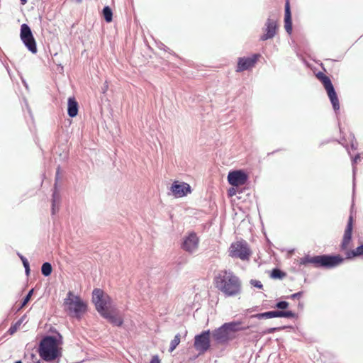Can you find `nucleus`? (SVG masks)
I'll return each mask as SVG.
<instances>
[{"label": "nucleus", "mask_w": 363, "mask_h": 363, "mask_svg": "<svg viewBox=\"0 0 363 363\" xmlns=\"http://www.w3.org/2000/svg\"><path fill=\"white\" fill-rule=\"evenodd\" d=\"M91 302L99 315L114 327H122L124 318L111 296L101 288H94Z\"/></svg>", "instance_id": "1"}, {"label": "nucleus", "mask_w": 363, "mask_h": 363, "mask_svg": "<svg viewBox=\"0 0 363 363\" xmlns=\"http://www.w3.org/2000/svg\"><path fill=\"white\" fill-rule=\"evenodd\" d=\"M50 331L52 335H45L35 345L36 352L40 357L47 363H60L62 356V352L59 346L63 343V337L54 327H51Z\"/></svg>", "instance_id": "2"}, {"label": "nucleus", "mask_w": 363, "mask_h": 363, "mask_svg": "<svg viewBox=\"0 0 363 363\" xmlns=\"http://www.w3.org/2000/svg\"><path fill=\"white\" fill-rule=\"evenodd\" d=\"M345 261V258L336 253L311 254L309 252L298 260L299 267H313L319 269H333Z\"/></svg>", "instance_id": "3"}, {"label": "nucleus", "mask_w": 363, "mask_h": 363, "mask_svg": "<svg viewBox=\"0 0 363 363\" xmlns=\"http://www.w3.org/2000/svg\"><path fill=\"white\" fill-rule=\"evenodd\" d=\"M213 284L225 297L236 296L242 291L240 279L230 269L222 270L215 275Z\"/></svg>", "instance_id": "4"}, {"label": "nucleus", "mask_w": 363, "mask_h": 363, "mask_svg": "<svg viewBox=\"0 0 363 363\" xmlns=\"http://www.w3.org/2000/svg\"><path fill=\"white\" fill-rule=\"evenodd\" d=\"M315 76L317 79L322 83L323 86H324V89L326 91L327 95L329 98L330 102L332 105L333 110L336 116L337 120V125L339 127L340 133L341 135L340 140H335V141H337L340 144H342L345 149L347 150V152L350 155V152L348 148L347 144H345V143L347 141L346 135L344 133L342 128L340 125V121L339 119V115L340 113V100L339 97L337 96V91L335 90V88L331 81V79L329 76L324 74L322 71H318Z\"/></svg>", "instance_id": "5"}, {"label": "nucleus", "mask_w": 363, "mask_h": 363, "mask_svg": "<svg viewBox=\"0 0 363 363\" xmlns=\"http://www.w3.org/2000/svg\"><path fill=\"white\" fill-rule=\"evenodd\" d=\"M66 314L72 319L80 321L89 312V303L80 295L69 291L62 303Z\"/></svg>", "instance_id": "6"}, {"label": "nucleus", "mask_w": 363, "mask_h": 363, "mask_svg": "<svg viewBox=\"0 0 363 363\" xmlns=\"http://www.w3.org/2000/svg\"><path fill=\"white\" fill-rule=\"evenodd\" d=\"M235 325L231 321L223 323L218 328L211 330V339L216 345H225L237 338L235 335Z\"/></svg>", "instance_id": "7"}, {"label": "nucleus", "mask_w": 363, "mask_h": 363, "mask_svg": "<svg viewBox=\"0 0 363 363\" xmlns=\"http://www.w3.org/2000/svg\"><path fill=\"white\" fill-rule=\"evenodd\" d=\"M60 174H61V167L60 165L56 168L55 177V183L52 188V195H51V207H50V214L51 217L53 220L55 219V217L57 213L60 211L61 203H62V196L60 194L61 186L59 184V181L60 180Z\"/></svg>", "instance_id": "8"}, {"label": "nucleus", "mask_w": 363, "mask_h": 363, "mask_svg": "<svg viewBox=\"0 0 363 363\" xmlns=\"http://www.w3.org/2000/svg\"><path fill=\"white\" fill-rule=\"evenodd\" d=\"M252 252L247 242L243 239L230 244L229 247V256L233 258H238L241 260H248Z\"/></svg>", "instance_id": "9"}, {"label": "nucleus", "mask_w": 363, "mask_h": 363, "mask_svg": "<svg viewBox=\"0 0 363 363\" xmlns=\"http://www.w3.org/2000/svg\"><path fill=\"white\" fill-rule=\"evenodd\" d=\"M20 39L26 48L35 55L38 52V46L30 26L23 23L20 27Z\"/></svg>", "instance_id": "10"}, {"label": "nucleus", "mask_w": 363, "mask_h": 363, "mask_svg": "<svg viewBox=\"0 0 363 363\" xmlns=\"http://www.w3.org/2000/svg\"><path fill=\"white\" fill-rule=\"evenodd\" d=\"M211 330H203L196 334L194 338V347L199 354H205L211 348Z\"/></svg>", "instance_id": "11"}, {"label": "nucleus", "mask_w": 363, "mask_h": 363, "mask_svg": "<svg viewBox=\"0 0 363 363\" xmlns=\"http://www.w3.org/2000/svg\"><path fill=\"white\" fill-rule=\"evenodd\" d=\"M167 194L175 199L182 198L190 194L193 189L191 185L185 182L174 179L168 187Z\"/></svg>", "instance_id": "12"}, {"label": "nucleus", "mask_w": 363, "mask_h": 363, "mask_svg": "<svg viewBox=\"0 0 363 363\" xmlns=\"http://www.w3.org/2000/svg\"><path fill=\"white\" fill-rule=\"evenodd\" d=\"M200 238L194 231H188L182 238L180 242V247L184 251L192 254L199 247Z\"/></svg>", "instance_id": "13"}, {"label": "nucleus", "mask_w": 363, "mask_h": 363, "mask_svg": "<svg viewBox=\"0 0 363 363\" xmlns=\"http://www.w3.org/2000/svg\"><path fill=\"white\" fill-rule=\"evenodd\" d=\"M227 181L231 186H239L249 183L250 176L244 169H231L228 173Z\"/></svg>", "instance_id": "14"}, {"label": "nucleus", "mask_w": 363, "mask_h": 363, "mask_svg": "<svg viewBox=\"0 0 363 363\" xmlns=\"http://www.w3.org/2000/svg\"><path fill=\"white\" fill-rule=\"evenodd\" d=\"M259 57L260 54L253 53L251 55L238 57L235 66V72L240 73L252 69L255 67Z\"/></svg>", "instance_id": "15"}, {"label": "nucleus", "mask_w": 363, "mask_h": 363, "mask_svg": "<svg viewBox=\"0 0 363 363\" xmlns=\"http://www.w3.org/2000/svg\"><path fill=\"white\" fill-rule=\"evenodd\" d=\"M278 29L279 26L277 21L268 18L263 28L264 33L259 36V40L265 41L272 39L277 35Z\"/></svg>", "instance_id": "16"}, {"label": "nucleus", "mask_w": 363, "mask_h": 363, "mask_svg": "<svg viewBox=\"0 0 363 363\" xmlns=\"http://www.w3.org/2000/svg\"><path fill=\"white\" fill-rule=\"evenodd\" d=\"M353 228L354 225H351V221L347 223L342 238L340 245V249L341 251L346 252L349 249V245L352 242L353 240Z\"/></svg>", "instance_id": "17"}, {"label": "nucleus", "mask_w": 363, "mask_h": 363, "mask_svg": "<svg viewBox=\"0 0 363 363\" xmlns=\"http://www.w3.org/2000/svg\"><path fill=\"white\" fill-rule=\"evenodd\" d=\"M284 26L286 33L289 35L293 32V20L292 13L289 0H285L284 14Z\"/></svg>", "instance_id": "18"}, {"label": "nucleus", "mask_w": 363, "mask_h": 363, "mask_svg": "<svg viewBox=\"0 0 363 363\" xmlns=\"http://www.w3.org/2000/svg\"><path fill=\"white\" fill-rule=\"evenodd\" d=\"M79 105L76 98L74 96H69L67 99V115L70 118H74L78 115Z\"/></svg>", "instance_id": "19"}, {"label": "nucleus", "mask_w": 363, "mask_h": 363, "mask_svg": "<svg viewBox=\"0 0 363 363\" xmlns=\"http://www.w3.org/2000/svg\"><path fill=\"white\" fill-rule=\"evenodd\" d=\"M345 259L354 260L355 258L363 259V242H360L354 249L346 252Z\"/></svg>", "instance_id": "20"}, {"label": "nucleus", "mask_w": 363, "mask_h": 363, "mask_svg": "<svg viewBox=\"0 0 363 363\" xmlns=\"http://www.w3.org/2000/svg\"><path fill=\"white\" fill-rule=\"evenodd\" d=\"M279 311H268L265 312L250 315L248 316V318H250V320H252L255 318L257 320H262L279 318Z\"/></svg>", "instance_id": "21"}, {"label": "nucleus", "mask_w": 363, "mask_h": 363, "mask_svg": "<svg viewBox=\"0 0 363 363\" xmlns=\"http://www.w3.org/2000/svg\"><path fill=\"white\" fill-rule=\"evenodd\" d=\"M232 323L235 325V335H237L239 332H245L247 330L257 327V325H249V322L246 325H243L246 323L245 320H232Z\"/></svg>", "instance_id": "22"}, {"label": "nucleus", "mask_w": 363, "mask_h": 363, "mask_svg": "<svg viewBox=\"0 0 363 363\" xmlns=\"http://www.w3.org/2000/svg\"><path fill=\"white\" fill-rule=\"evenodd\" d=\"M287 276V274L284 270L280 268L276 267H274L269 272V277L274 280H282Z\"/></svg>", "instance_id": "23"}, {"label": "nucleus", "mask_w": 363, "mask_h": 363, "mask_svg": "<svg viewBox=\"0 0 363 363\" xmlns=\"http://www.w3.org/2000/svg\"><path fill=\"white\" fill-rule=\"evenodd\" d=\"M101 15L104 20L107 23H109L113 21V10L108 5H105L104 8L101 10Z\"/></svg>", "instance_id": "24"}, {"label": "nucleus", "mask_w": 363, "mask_h": 363, "mask_svg": "<svg viewBox=\"0 0 363 363\" xmlns=\"http://www.w3.org/2000/svg\"><path fill=\"white\" fill-rule=\"evenodd\" d=\"M26 318V315L24 314L17 321L12 323L11 325L8 329L6 333L11 335H13L18 330V328H20L21 325L23 323Z\"/></svg>", "instance_id": "25"}, {"label": "nucleus", "mask_w": 363, "mask_h": 363, "mask_svg": "<svg viewBox=\"0 0 363 363\" xmlns=\"http://www.w3.org/2000/svg\"><path fill=\"white\" fill-rule=\"evenodd\" d=\"M41 274L45 277H50L52 272L53 267L52 264L50 262H44L40 268Z\"/></svg>", "instance_id": "26"}, {"label": "nucleus", "mask_w": 363, "mask_h": 363, "mask_svg": "<svg viewBox=\"0 0 363 363\" xmlns=\"http://www.w3.org/2000/svg\"><path fill=\"white\" fill-rule=\"evenodd\" d=\"M289 303L284 298V300L278 298L276 300L275 304L272 306L274 308L279 311H285L289 308Z\"/></svg>", "instance_id": "27"}, {"label": "nucleus", "mask_w": 363, "mask_h": 363, "mask_svg": "<svg viewBox=\"0 0 363 363\" xmlns=\"http://www.w3.org/2000/svg\"><path fill=\"white\" fill-rule=\"evenodd\" d=\"M279 318L288 319H298V314L294 311L286 310L285 311H279Z\"/></svg>", "instance_id": "28"}, {"label": "nucleus", "mask_w": 363, "mask_h": 363, "mask_svg": "<svg viewBox=\"0 0 363 363\" xmlns=\"http://www.w3.org/2000/svg\"><path fill=\"white\" fill-rule=\"evenodd\" d=\"M354 197L353 198L352 196V203L350 205V214H349V217H348V219H347V223H350V221H351V225H354V222H355V218H356V213H357V211L355 209V206H354Z\"/></svg>", "instance_id": "29"}, {"label": "nucleus", "mask_w": 363, "mask_h": 363, "mask_svg": "<svg viewBox=\"0 0 363 363\" xmlns=\"http://www.w3.org/2000/svg\"><path fill=\"white\" fill-rule=\"evenodd\" d=\"M181 342V335L177 333L174 335L173 340H171L168 351L172 352L179 345Z\"/></svg>", "instance_id": "30"}, {"label": "nucleus", "mask_w": 363, "mask_h": 363, "mask_svg": "<svg viewBox=\"0 0 363 363\" xmlns=\"http://www.w3.org/2000/svg\"><path fill=\"white\" fill-rule=\"evenodd\" d=\"M35 291V287L30 289L21 301V307H25L31 300V296Z\"/></svg>", "instance_id": "31"}, {"label": "nucleus", "mask_w": 363, "mask_h": 363, "mask_svg": "<svg viewBox=\"0 0 363 363\" xmlns=\"http://www.w3.org/2000/svg\"><path fill=\"white\" fill-rule=\"evenodd\" d=\"M304 293V291L301 290L288 296H284L281 298L291 300L300 299L303 296Z\"/></svg>", "instance_id": "32"}, {"label": "nucleus", "mask_w": 363, "mask_h": 363, "mask_svg": "<svg viewBox=\"0 0 363 363\" xmlns=\"http://www.w3.org/2000/svg\"><path fill=\"white\" fill-rule=\"evenodd\" d=\"M348 139L350 143L351 149L352 150H356L358 147V143L355 138L354 134L353 133L350 132Z\"/></svg>", "instance_id": "33"}, {"label": "nucleus", "mask_w": 363, "mask_h": 363, "mask_svg": "<svg viewBox=\"0 0 363 363\" xmlns=\"http://www.w3.org/2000/svg\"><path fill=\"white\" fill-rule=\"evenodd\" d=\"M352 197H355L356 194V174L357 168V166H352Z\"/></svg>", "instance_id": "34"}, {"label": "nucleus", "mask_w": 363, "mask_h": 363, "mask_svg": "<svg viewBox=\"0 0 363 363\" xmlns=\"http://www.w3.org/2000/svg\"><path fill=\"white\" fill-rule=\"evenodd\" d=\"M23 308L24 307H21V303L18 306H13L10 309L8 316L11 318H13L16 314H18L19 312H21Z\"/></svg>", "instance_id": "35"}, {"label": "nucleus", "mask_w": 363, "mask_h": 363, "mask_svg": "<svg viewBox=\"0 0 363 363\" xmlns=\"http://www.w3.org/2000/svg\"><path fill=\"white\" fill-rule=\"evenodd\" d=\"M250 284L252 287L256 288L257 289H263V284L262 283L257 279H250Z\"/></svg>", "instance_id": "36"}, {"label": "nucleus", "mask_w": 363, "mask_h": 363, "mask_svg": "<svg viewBox=\"0 0 363 363\" xmlns=\"http://www.w3.org/2000/svg\"><path fill=\"white\" fill-rule=\"evenodd\" d=\"M281 330V328L278 327H272V328H265L262 332V335H268L272 334L277 331Z\"/></svg>", "instance_id": "37"}, {"label": "nucleus", "mask_w": 363, "mask_h": 363, "mask_svg": "<svg viewBox=\"0 0 363 363\" xmlns=\"http://www.w3.org/2000/svg\"><path fill=\"white\" fill-rule=\"evenodd\" d=\"M158 48L160 49V50H162L165 52H167L169 53H170L171 55L177 57H179V56L177 55V54H176L173 50H172L169 48H168L167 45H165L164 43H160V45L158 46Z\"/></svg>", "instance_id": "38"}, {"label": "nucleus", "mask_w": 363, "mask_h": 363, "mask_svg": "<svg viewBox=\"0 0 363 363\" xmlns=\"http://www.w3.org/2000/svg\"><path fill=\"white\" fill-rule=\"evenodd\" d=\"M242 191H240L239 189H238V186H232L228 191V195L230 196H235L237 194H240L241 193Z\"/></svg>", "instance_id": "39"}, {"label": "nucleus", "mask_w": 363, "mask_h": 363, "mask_svg": "<svg viewBox=\"0 0 363 363\" xmlns=\"http://www.w3.org/2000/svg\"><path fill=\"white\" fill-rule=\"evenodd\" d=\"M30 362L33 363H45V362L40 358V359H38L37 356L33 352H31L30 354L29 357Z\"/></svg>", "instance_id": "40"}, {"label": "nucleus", "mask_w": 363, "mask_h": 363, "mask_svg": "<svg viewBox=\"0 0 363 363\" xmlns=\"http://www.w3.org/2000/svg\"><path fill=\"white\" fill-rule=\"evenodd\" d=\"M16 255L21 260L23 266H26V264L30 263L28 259L19 252H16Z\"/></svg>", "instance_id": "41"}, {"label": "nucleus", "mask_w": 363, "mask_h": 363, "mask_svg": "<svg viewBox=\"0 0 363 363\" xmlns=\"http://www.w3.org/2000/svg\"><path fill=\"white\" fill-rule=\"evenodd\" d=\"M360 160L359 153L356 154L354 157H351L352 166H357V162Z\"/></svg>", "instance_id": "42"}, {"label": "nucleus", "mask_w": 363, "mask_h": 363, "mask_svg": "<svg viewBox=\"0 0 363 363\" xmlns=\"http://www.w3.org/2000/svg\"><path fill=\"white\" fill-rule=\"evenodd\" d=\"M259 309V306H255L250 308L247 309L245 312V318H247L248 314H250V313H252L253 311H257Z\"/></svg>", "instance_id": "43"}, {"label": "nucleus", "mask_w": 363, "mask_h": 363, "mask_svg": "<svg viewBox=\"0 0 363 363\" xmlns=\"http://www.w3.org/2000/svg\"><path fill=\"white\" fill-rule=\"evenodd\" d=\"M108 89V82L106 81L101 87V93L103 95H105V94H106Z\"/></svg>", "instance_id": "44"}, {"label": "nucleus", "mask_w": 363, "mask_h": 363, "mask_svg": "<svg viewBox=\"0 0 363 363\" xmlns=\"http://www.w3.org/2000/svg\"><path fill=\"white\" fill-rule=\"evenodd\" d=\"M149 363H161V360L158 354L152 355Z\"/></svg>", "instance_id": "45"}, {"label": "nucleus", "mask_w": 363, "mask_h": 363, "mask_svg": "<svg viewBox=\"0 0 363 363\" xmlns=\"http://www.w3.org/2000/svg\"><path fill=\"white\" fill-rule=\"evenodd\" d=\"M23 267L25 269V274L27 277H28L30 275L31 272L30 263L26 264V266H23Z\"/></svg>", "instance_id": "46"}, {"label": "nucleus", "mask_w": 363, "mask_h": 363, "mask_svg": "<svg viewBox=\"0 0 363 363\" xmlns=\"http://www.w3.org/2000/svg\"><path fill=\"white\" fill-rule=\"evenodd\" d=\"M53 62L57 66V70L60 74H62L64 72V66L61 63H56L55 61H53Z\"/></svg>", "instance_id": "47"}, {"label": "nucleus", "mask_w": 363, "mask_h": 363, "mask_svg": "<svg viewBox=\"0 0 363 363\" xmlns=\"http://www.w3.org/2000/svg\"><path fill=\"white\" fill-rule=\"evenodd\" d=\"M297 308L298 310L303 311V308H304V303L302 301H298V303L297 304Z\"/></svg>", "instance_id": "48"}, {"label": "nucleus", "mask_w": 363, "mask_h": 363, "mask_svg": "<svg viewBox=\"0 0 363 363\" xmlns=\"http://www.w3.org/2000/svg\"><path fill=\"white\" fill-rule=\"evenodd\" d=\"M262 232H263L264 235H265L266 242H267L269 245L272 246L273 244H272V242H271V240L268 238V237L267 236V233H266L264 230H262Z\"/></svg>", "instance_id": "49"}, {"label": "nucleus", "mask_w": 363, "mask_h": 363, "mask_svg": "<svg viewBox=\"0 0 363 363\" xmlns=\"http://www.w3.org/2000/svg\"><path fill=\"white\" fill-rule=\"evenodd\" d=\"M279 328H281V330H284V329H294V326L292 325H281V326H279Z\"/></svg>", "instance_id": "50"}, {"label": "nucleus", "mask_w": 363, "mask_h": 363, "mask_svg": "<svg viewBox=\"0 0 363 363\" xmlns=\"http://www.w3.org/2000/svg\"><path fill=\"white\" fill-rule=\"evenodd\" d=\"M294 272H301L303 275L304 276H307V273L306 271H304L303 269H298V270H296L295 269H293Z\"/></svg>", "instance_id": "51"}, {"label": "nucleus", "mask_w": 363, "mask_h": 363, "mask_svg": "<svg viewBox=\"0 0 363 363\" xmlns=\"http://www.w3.org/2000/svg\"><path fill=\"white\" fill-rule=\"evenodd\" d=\"M200 355H201V354H199V353H198L197 354H194V356H192V357H189V360H191V361H194V360H196V359L199 357V356H200Z\"/></svg>", "instance_id": "52"}, {"label": "nucleus", "mask_w": 363, "mask_h": 363, "mask_svg": "<svg viewBox=\"0 0 363 363\" xmlns=\"http://www.w3.org/2000/svg\"><path fill=\"white\" fill-rule=\"evenodd\" d=\"M280 150H281V149H277V150H274V151H272V152H269V153H268V155H274V153L278 152H279Z\"/></svg>", "instance_id": "53"}, {"label": "nucleus", "mask_w": 363, "mask_h": 363, "mask_svg": "<svg viewBox=\"0 0 363 363\" xmlns=\"http://www.w3.org/2000/svg\"><path fill=\"white\" fill-rule=\"evenodd\" d=\"M27 2H28V0H20V3H21V5H23H23H25V4H27Z\"/></svg>", "instance_id": "54"}, {"label": "nucleus", "mask_w": 363, "mask_h": 363, "mask_svg": "<svg viewBox=\"0 0 363 363\" xmlns=\"http://www.w3.org/2000/svg\"><path fill=\"white\" fill-rule=\"evenodd\" d=\"M329 141H330V140H324V141H322V142L320 143V146H322V145H325V144L328 143H329Z\"/></svg>", "instance_id": "55"}, {"label": "nucleus", "mask_w": 363, "mask_h": 363, "mask_svg": "<svg viewBox=\"0 0 363 363\" xmlns=\"http://www.w3.org/2000/svg\"><path fill=\"white\" fill-rule=\"evenodd\" d=\"M23 84L26 89L28 88V85L25 79H23Z\"/></svg>", "instance_id": "56"}, {"label": "nucleus", "mask_w": 363, "mask_h": 363, "mask_svg": "<svg viewBox=\"0 0 363 363\" xmlns=\"http://www.w3.org/2000/svg\"><path fill=\"white\" fill-rule=\"evenodd\" d=\"M250 320H250V319H249V325H257V326L258 325V323H257V322H256V323H250Z\"/></svg>", "instance_id": "57"}, {"label": "nucleus", "mask_w": 363, "mask_h": 363, "mask_svg": "<svg viewBox=\"0 0 363 363\" xmlns=\"http://www.w3.org/2000/svg\"><path fill=\"white\" fill-rule=\"evenodd\" d=\"M320 67L321 68L324 70V71H326L325 67H324V65L323 63L320 64Z\"/></svg>", "instance_id": "58"}, {"label": "nucleus", "mask_w": 363, "mask_h": 363, "mask_svg": "<svg viewBox=\"0 0 363 363\" xmlns=\"http://www.w3.org/2000/svg\"><path fill=\"white\" fill-rule=\"evenodd\" d=\"M13 363H23V362H22V360L18 359V360L15 361Z\"/></svg>", "instance_id": "59"}, {"label": "nucleus", "mask_w": 363, "mask_h": 363, "mask_svg": "<svg viewBox=\"0 0 363 363\" xmlns=\"http://www.w3.org/2000/svg\"><path fill=\"white\" fill-rule=\"evenodd\" d=\"M77 3L79 4L82 2V0H74Z\"/></svg>", "instance_id": "60"}, {"label": "nucleus", "mask_w": 363, "mask_h": 363, "mask_svg": "<svg viewBox=\"0 0 363 363\" xmlns=\"http://www.w3.org/2000/svg\"><path fill=\"white\" fill-rule=\"evenodd\" d=\"M24 358H27V354L26 353H25V354H24Z\"/></svg>", "instance_id": "61"}, {"label": "nucleus", "mask_w": 363, "mask_h": 363, "mask_svg": "<svg viewBox=\"0 0 363 363\" xmlns=\"http://www.w3.org/2000/svg\"><path fill=\"white\" fill-rule=\"evenodd\" d=\"M39 18H40V21H42V16H39Z\"/></svg>", "instance_id": "62"}, {"label": "nucleus", "mask_w": 363, "mask_h": 363, "mask_svg": "<svg viewBox=\"0 0 363 363\" xmlns=\"http://www.w3.org/2000/svg\"><path fill=\"white\" fill-rule=\"evenodd\" d=\"M186 334H187V331L186 330L185 333H184V337L186 335Z\"/></svg>", "instance_id": "63"}, {"label": "nucleus", "mask_w": 363, "mask_h": 363, "mask_svg": "<svg viewBox=\"0 0 363 363\" xmlns=\"http://www.w3.org/2000/svg\"><path fill=\"white\" fill-rule=\"evenodd\" d=\"M57 52H55V53L54 54V56H57Z\"/></svg>", "instance_id": "64"}]
</instances>
